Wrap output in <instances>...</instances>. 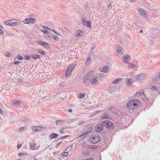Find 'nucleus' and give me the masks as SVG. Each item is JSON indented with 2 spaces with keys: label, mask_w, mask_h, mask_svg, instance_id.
I'll use <instances>...</instances> for the list:
<instances>
[{
  "label": "nucleus",
  "mask_w": 160,
  "mask_h": 160,
  "mask_svg": "<svg viewBox=\"0 0 160 160\" xmlns=\"http://www.w3.org/2000/svg\"><path fill=\"white\" fill-rule=\"evenodd\" d=\"M85 160H93V159L92 158H89Z\"/></svg>",
  "instance_id": "obj_51"
},
{
  "label": "nucleus",
  "mask_w": 160,
  "mask_h": 160,
  "mask_svg": "<svg viewBox=\"0 0 160 160\" xmlns=\"http://www.w3.org/2000/svg\"><path fill=\"white\" fill-rule=\"evenodd\" d=\"M22 147V144H19L17 145V148L18 149H19Z\"/></svg>",
  "instance_id": "obj_47"
},
{
  "label": "nucleus",
  "mask_w": 160,
  "mask_h": 160,
  "mask_svg": "<svg viewBox=\"0 0 160 160\" xmlns=\"http://www.w3.org/2000/svg\"><path fill=\"white\" fill-rule=\"evenodd\" d=\"M92 127L91 126L89 127L88 129L86 130L85 131L83 132V135H86L89 132H90L92 129Z\"/></svg>",
  "instance_id": "obj_24"
},
{
  "label": "nucleus",
  "mask_w": 160,
  "mask_h": 160,
  "mask_svg": "<svg viewBox=\"0 0 160 160\" xmlns=\"http://www.w3.org/2000/svg\"><path fill=\"white\" fill-rule=\"evenodd\" d=\"M36 20L35 18H30L24 19L23 21H22V22H23L25 24H28L29 23H33L36 22Z\"/></svg>",
  "instance_id": "obj_6"
},
{
  "label": "nucleus",
  "mask_w": 160,
  "mask_h": 160,
  "mask_svg": "<svg viewBox=\"0 0 160 160\" xmlns=\"http://www.w3.org/2000/svg\"><path fill=\"white\" fill-rule=\"evenodd\" d=\"M146 78V74L145 73H142L136 75L135 78L139 80H142L145 79Z\"/></svg>",
  "instance_id": "obj_7"
},
{
  "label": "nucleus",
  "mask_w": 160,
  "mask_h": 160,
  "mask_svg": "<svg viewBox=\"0 0 160 160\" xmlns=\"http://www.w3.org/2000/svg\"><path fill=\"white\" fill-rule=\"evenodd\" d=\"M132 80L131 78H128L125 80V82L127 86H130L132 84Z\"/></svg>",
  "instance_id": "obj_15"
},
{
  "label": "nucleus",
  "mask_w": 160,
  "mask_h": 160,
  "mask_svg": "<svg viewBox=\"0 0 160 160\" xmlns=\"http://www.w3.org/2000/svg\"><path fill=\"white\" fill-rule=\"evenodd\" d=\"M89 72L84 77L83 80V83L88 84V80H90L89 78Z\"/></svg>",
  "instance_id": "obj_12"
},
{
  "label": "nucleus",
  "mask_w": 160,
  "mask_h": 160,
  "mask_svg": "<svg viewBox=\"0 0 160 160\" xmlns=\"http://www.w3.org/2000/svg\"><path fill=\"white\" fill-rule=\"evenodd\" d=\"M94 47L92 46V49L93 50V49H94Z\"/></svg>",
  "instance_id": "obj_57"
},
{
  "label": "nucleus",
  "mask_w": 160,
  "mask_h": 160,
  "mask_svg": "<svg viewBox=\"0 0 160 160\" xmlns=\"http://www.w3.org/2000/svg\"><path fill=\"white\" fill-rule=\"evenodd\" d=\"M102 118L104 119H110V117L108 114L105 113L104 114V116L102 117Z\"/></svg>",
  "instance_id": "obj_23"
},
{
  "label": "nucleus",
  "mask_w": 160,
  "mask_h": 160,
  "mask_svg": "<svg viewBox=\"0 0 160 160\" xmlns=\"http://www.w3.org/2000/svg\"><path fill=\"white\" fill-rule=\"evenodd\" d=\"M47 39H50L51 38V37L49 35H47V36L45 37Z\"/></svg>",
  "instance_id": "obj_43"
},
{
  "label": "nucleus",
  "mask_w": 160,
  "mask_h": 160,
  "mask_svg": "<svg viewBox=\"0 0 160 160\" xmlns=\"http://www.w3.org/2000/svg\"><path fill=\"white\" fill-rule=\"evenodd\" d=\"M20 62L19 61H16L14 62V64L16 65H18L19 64Z\"/></svg>",
  "instance_id": "obj_42"
},
{
  "label": "nucleus",
  "mask_w": 160,
  "mask_h": 160,
  "mask_svg": "<svg viewBox=\"0 0 160 160\" xmlns=\"http://www.w3.org/2000/svg\"><path fill=\"white\" fill-rule=\"evenodd\" d=\"M5 56L9 57L11 56V54L8 52H5Z\"/></svg>",
  "instance_id": "obj_35"
},
{
  "label": "nucleus",
  "mask_w": 160,
  "mask_h": 160,
  "mask_svg": "<svg viewBox=\"0 0 160 160\" xmlns=\"http://www.w3.org/2000/svg\"><path fill=\"white\" fill-rule=\"evenodd\" d=\"M158 89V87L157 86H155L152 87V88H151V89L152 90L154 91L155 90H157Z\"/></svg>",
  "instance_id": "obj_40"
},
{
  "label": "nucleus",
  "mask_w": 160,
  "mask_h": 160,
  "mask_svg": "<svg viewBox=\"0 0 160 160\" xmlns=\"http://www.w3.org/2000/svg\"><path fill=\"white\" fill-rule=\"evenodd\" d=\"M11 20H7L6 21L4 22L5 24L6 25H8L10 26H12V23L10 22Z\"/></svg>",
  "instance_id": "obj_27"
},
{
  "label": "nucleus",
  "mask_w": 160,
  "mask_h": 160,
  "mask_svg": "<svg viewBox=\"0 0 160 160\" xmlns=\"http://www.w3.org/2000/svg\"><path fill=\"white\" fill-rule=\"evenodd\" d=\"M82 34V31L80 30H78L75 34V36L76 37L81 36Z\"/></svg>",
  "instance_id": "obj_20"
},
{
  "label": "nucleus",
  "mask_w": 160,
  "mask_h": 160,
  "mask_svg": "<svg viewBox=\"0 0 160 160\" xmlns=\"http://www.w3.org/2000/svg\"><path fill=\"white\" fill-rule=\"evenodd\" d=\"M10 22L12 23V26L19 25L22 23V21L16 19H12Z\"/></svg>",
  "instance_id": "obj_8"
},
{
  "label": "nucleus",
  "mask_w": 160,
  "mask_h": 160,
  "mask_svg": "<svg viewBox=\"0 0 160 160\" xmlns=\"http://www.w3.org/2000/svg\"><path fill=\"white\" fill-rule=\"evenodd\" d=\"M111 6V4H110L109 5H108V7H110Z\"/></svg>",
  "instance_id": "obj_59"
},
{
  "label": "nucleus",
  "mask_w": 160,
  "mask_h": 160,
  "mask_svg": "<svg viewBox=\"0 0 160 160\" xmlns=\"http://www.w3.org/2000/svg\"><path fill=\"white\" fill-rule=\"evenodd\" d=\"M103 124L102 122L100 124L98 125L95 127V130L97 132H99L102 131L103 128Z\"/></svg>",
  "instance_id": "obj_10"
},
{
  "label": "nucleus",
  "mask_w": 160,
  "mask_h": 160,
  "mask_svg": "<svg viewBox=\"0 0 160 160\" xmlns=\"http://www.w3.org/2000/svg\"><path fill=\"white\" fill-rule=\"evenodd\" d=\"M38 52L40 54L45 55L46 54L45 52L42 50L39 49L37 50Z\"/></svg>",
  "instance_id": "obj_31"
},
{
  "label": "nucleus",
  "mask_w": 160,
  "mask_h": 160,
  "mask_svg": "<svg viewBox=\"0 0 160 160\" xmlns=\"http://www.w3.org/2000/svg\"><path fill=\"white\" fill-rule=\"evenodd\" d=\"M51 30L53 32H54L55 33H56V31L54 29H52V30L51 29Z\"/></svg>",
  "instance_id": "obj_55"
},
{
  "label": "nucleus",
  "mask_w": 160,
  "mask_h": 160,
  "mask_svg": "<svg viewBox=\"0 0 160 160\" xmlns=\"http://www.w3.org/2000/svg\"><path fill=\"white\" fill-rule=\"evenodd\" d=\"M135 67V65L132 64V63H130L129 66L128 67V68H132V70L134 69V68Z\"/></svg>",
  "instance_id": "obj_33"
},
{
  "label": "nucleus",
  "mask_w": 160,
  "mask_h": 160,
  "mask_svg": "<svg viewBox=\"0 0 160 160\" xmlns=\"http://www.w3.org/2000/svg\"><path fill=\"white\" fill-rule=\"evenodd\" d=\"M42 27L44 28H46L48 30H51V29H50L48 27H47L46 26H43Z\"/></svg>",
  "instance_id": "obj_48"
},
{
  "label": "nucleus",
  "mask_w": 160,
  "mask_h": 160,
  "mask_svg": "<svg viewBox=\"0 0 160 160\" xmlns=\"http://www.w3.org/2000/svg\"><path fill=\"white\" fill-rule=\"evenodd\" d=\"M90 148H91L92 149H95L96 148L95 147L92 146V147H91Z\"/></svg>",
  "instance_id": "obj_54"
},
{
  "label": "nucleus",
  "mask_w": 160,
  "mask_h": 160,
  "mask_svg": "<svg viewBox=\"0 0 160 160\" xmlns=\"http://www.w3.org/2000/svg\"><path fill=\"white\" fill-rule=\"evenodd\" d=\"M123 58L124 62H128V61L130 59V57L129 55H127L123 57Z\"/></svg>",
  "instance_id": "obj_21"
},
{
  "label": "nucleus",
  "mask_w": 160,
  "mask_h": 160,
  "mask_svg": "<svg viewBox=\"0 0 160 160\" xmlns=\"http://www.w3.org/2000/svg\"><path fill=\"white\" fill-rule=\"evenodd\" d=\"M144 92L142 91H141L140 92H137L136 94V95L138 96H141L143 97V96L144 95Z\"/></svg>",
  "instance_id": "obj_25"
},
{
  "label": "nucleus",
  "mask_w": 160,
  "mask_h": 160,
  "mask_svg": "<svg viewBox=\"0 0 160 160\" xmlns=\"http://www.w3.org/2000/svg\"><path fill=\"white\" fill-rule=\"evenodd\" d=\"M101 140L100 137L98 135H95L91 137L89 141L92 143H96L100 141Z\"/></svg>",
  "instance_id": "obj_3"
},
{
  "label": "nucleus",
  "mask_w": 160,
  "mask_h": 160,
  "mask_svg": "<svg viewBox=\"0 0 160 160\" xmlns=\"http://www.w3.org/2000/svg\"><path fill=\"white\" fill-rule=\"evenodd\" d=\"M132 2H135L136 1V0H131Z\"/></svg>",
  "instance_id": "obj_56"
},
{
  "label": "nucleus",
  "mask_w": 160,
  "mask_h": 160,
  "mask_svg": "<svg viewBox=\"0 0 160 160\" xmlns=\"http://www.w3.org/2000/svg\"><path fill=\"white\" fill-rule=\"evenodd\" d=\"M117 49L118 52L120 53H123V50L121 47H119Z\"/></svg>",
  "instance_id": "obj_28"
},
{
  "label": "nucleus",
  "mask_w": 160,
  "mask_h": 160,
  "mask_svg": "<svg viewBox=\"0 0 160 160\" xmlns=\"http://www.w3.org/2000/svg\"><path fill=\"white\" fill-rule=\"evenodd\" d=\"M43 128L42 127L39 126H34L32 127V129L34 131H39Z\"/></svg>",
  "instance_id": "obj_16"
},
{
  "label": "nucleus",
  "mask_w": 160,
  "mask_h": 160,
  "mask_svg": "<svg viewBox=\"0 0 160 160\" xmlns=\"http://www.w3.org/2000/svg\"><path fill=\"white\" fill-rule=\"evenodd\" d=\"M23 154L22 153H19L18 154V156H21L22 155H23Z\"/></svg>",
  "instance_id": "obj_50"
},
{
  "label": "nucleus",
  "mask_w": 160,
  "mask_h": 160,
  "mask_svg": "<svg viewBox=\"0 0 160 160\" xmlns=\"http://www.w3.org/2000/svg\"><path fill=\"white\" fill-rule=\"evenodd\" d=\"M52 38L53 39L56 41H58V38L56 35H53L52 36Z\"/></svg>",
  "instance_id": "obj_37"
},
{
  "label": "nucleus",
  "mask_w": 160,
  "mask_h": 160,
  "mask_svg": "<svg viewBox=\"0 0 160 160\" xmlns=\"http://www.w3.org/2000/svg\"><path fill=\"white\" fill-rule=\"evenodd\" d=\"M75 64H72L69 65L65 72V74L66 77H68L72 71L75 68Z\"/></svg>",
  "instance_id": "obj_5"
},
{
  "label": "nucleus",
  "mask_w": 160,
  "mask_h": 160,
  "mask_svg": "<svg viewBox=\"0 0 160 160\" xmlns=\"http://www.w3.org/2000/svg\"><path fill=\"white\" fill-rule=\"evenodd\" d=\"M64 129V128H62V129L61 130H59V132L61 133V134H62V133H63L64 132H63V129Z\"/></svg>",
  "instance_id": "obj_45"
},
{
  "label": "nucleus",
  "mask_w": 160,
  "mask_h": 160,
  "mask_svg": "<svg viewBox=\"0 0 160 160\" xmlns=\"http://www.w3.org/2000/svg\"><path fill=\"white\" fill-rule=\"evenodd\" d=\"M41 31L45 34L48 33V34H49V33L48 31L47 30H41Z\"/></svg>",
  "instance_id": "obj_41"
},
{
  "label": "nucleus",
  "mask_w": 160,
  "mask_h": 160,
  "mask_svg": "<svg viewBox=\"0 0 160 160\" xmlns=\"http://www.w3.org/2000/svg\"><path fill=\"white\" fill-rule=\"evenodd\" d=\"M38 44L44 47L47 49H48V48H50V45L47 42H44L42 41H39L38 42Z\"/></svg>",
  "instance_id": "obj_9"
},
{
  "label": "nucleus",
  "mask_w": 160,
  "mask_h": 160,
  "mask_svg": "<svg viewBox=\"0 0 160 160\" xmlns=\"http://www.w3.org/2000/svg\"><path fill=\"white\" fill-rule=\"evenodd\" d=\"M59 136V135L57 133H53L49 135V137L51 139L55 138H58Z\"/></svg>",
  "instance_id": "obj_17"
},
{
  "label": "nucleus",
  "mask_w": 160,
  "mask_h": 160,
  "mask_svg": "<svg viewBox=\"0 0 160 160\" xmlns=\"http://www.w3.org/2000/svg\"><path fill=\"white\" fill-rule=\"evenodd\" d=\"M122 78H118L112 81V83L114 84H117L119 83V82L121 81Z\"/></svg>",
  "instance_id": "obj_29"
},
{
  "label": "nucleus",
  "mask_w": 160,
  "mask_h": 160,
  "mask_svg": "<svg viewBox=\"0 0 160 160\" xmlns=\"http://www.w3.org/2000/svg\"><path fill=\"white\" fill-rule=\"evenodd\" d=\"M68 152H65L63 153L62 154V156H63V157L67 156H68Z\"/></svg>",
  "instance_id": "obj_36"
},
{
  "label": "nucleus",
  "mask_w": 160,
  "mask_h": 160,
  "mask_svg": "<svg viewBox=\"0 0 160 160\" xmlns=\"http://www.w3.org/2000/svg\"><path fill=\"white\" fill-rule=\"evenodd\" d=\"M68 112H72V110L71 109H68Z\"/></svg>",
  "instance_id": "obj_53"
},
{
  "label": "nucleus",
  "mask_w": 160,
  "mask_h": 160,
  "mask_svg": "<svg viewBox=\"0 0 160 160\" xmlns=\"http://www.w3.org/2000/svg\"><path fill=\"white\" fill-rule=\"evenodd\" d=\"M91 59L89 57L88 58H87V60H86V64L87 65H88V64H89V63L91 61Z\"/></svg>",
  "instance_id": "obj_32"
},
{
  "label": "nucleus",
  "mask_w": 160,
  "mask_h": 160,
  "mask_svg": "<svg viewBox=\"0 0 160 160\" xmlns=\"http://www.w3.org/2000/svg\"><path fill=\"white\" fill-rule=\"evenodd\" d=\"M90 78V82L93 86H96L98 83V79L99 76L95 73L93 71L89 72Z\"/></svg>",
  "instance_id": "obj_1"
},
{
  "label": "nucleus",
  "mask_w": 160,
  "mask_h": 160,
  "mask_svg": "<svg viewBox=\"0 0 160 160\" xmlns=\"http://www.w3.org/2000/svg\"><path fill=\"white\" fill-rule=\"evenodd\" d=\"M68 137V135H66V136H62V137H61L59 138V139L61 140L62 139H64L67 137Z\"/></svg>",
  "instance_id": "obj_39"
},
{
  "label": "nucleus",
  "mask_w": 160,
  "mask_h": 160,
  "mask_svg": "<svg viewBox=\"0 0 160 160\" xmlns=\"http://www.w3.org/2000/svg\"><path fill=\"white\" fill-rule=\"evenodd\" d=\"M82 22L83 24L84 25L87 26L88 27H91V22L90 21H86L84 19H82Z\"/></svg>",
  "instance_id": "obj_13"
},
{
  "label": "nucleus",
  "mask_w": 160,
  "mask_h": 160,
  "mask_svg": "<svg viewBox=\"0 0 160 160\" xmlns=\"http://www.w3.org/2000/svg\"><path fill=\"white\" fill-rule=\"evenodd\" d=\"M17 58L18 59L22 60L23 58L20 54H18L17 56Z\"/></svg>",
  "instance_id": "obj_34"
},
{
  "label": "nucleus",
  "mask_w": 160,
  "mask_h": 160,
  "mask_svg": "<svg viewBox=\"0 0 160 160\" xmlns=\"http://www.w3.org/2000/svg\"><path fill=\"white\" fill-rule=\"evenodd\" d=\"M29 145L30 148L32 150H34L37 149L36 148V144L34 143H31Z\"/></svg>",
  "instance_id": "obj_18"
},
{
  "label": "nucleus",
  "mask_w": 160,
  "mask_h": 160,
  "mask_svg": "<svg viewBox=\"0 0 160 160\" xmlns=\"http://www.w3.org/2000/svg\"><path fill=\"white\" fill-rule=\"evenodd\" d=\"M12 103L16 105H19L21 103V102L19 100H15L12 102Z\"/></svg>",
  "instance_id": "obj_30"
},
{
  "label": "nucleus",
  "mask_w": 160,
  "mask_h": 160,
  "mask_svg": "<svg viewBox=\"0 0 160 160\" xmlns=\"http://www.w3.org/2000/svg\"><path fill=\"white\" fill-rule=\"evenodd\" d=\"M62 143V142H59L56 145V148H58L59 146V145H61Z\"/></svg>",
  "instance_id": "obj_46"
},
{
  "label": "nucleus",
  "mask_w": 160,
  "mask_h": 160,
  "mask_svg": "<svg viewBox=\"0 0 160 160\" xmlns=\"http://www.w3.org/2000/svg\"><path fill=\"white\" fill-rule=\"evenodd\" d=\"M25 129V128L22 127L19 129V131H23Z\"/></svg>",
  "instance_id": "obj_49"
},
{
  "label": "nucleus",
  "mask_w": 160,
  "mask_h": 160,
  "mask_svg": "<svg viewBox=\"0 0 160 160\" xmlns=\"http://www.w3.org/2000/svg\"><path fill=\"white\" fill-rule=\"evenodd\" d=\"M102 124H103V126L106 128L112 129L114 127L113 124L112 123L108 120H106L102 122Z\"/></svg>",
  "instance_id": "obj_4"
},
{
  "label": "nucleus",
  "mask_w": 160,
  "mask_h": 160,
  "mask_svg": "<svg viewBox=\"0 0 160 160\" xmlns=\"http://www.w3.org/2000/svg\"><path fill=\"white\" fill-rule=\"evenodd\" d=\"M159 78H160V75H159Z\"/></svg>",
  "instance_id": "obj_60"
},
{
  "label": "nucleus",
  "mask_w": 160,
  "mask_h": 160,
  "mask_svg": "<svg viewBox=\"0 0 160 160\" xmlns=\"http://www.w3.org/2000/svg\"><path fill=\"white\" fill-rule=\"evenodd\" d=\"M100 71L104 72H107L109 70V68L106 66L104 67H101L99 68Z\"/></svg>",
  "instance_id": "obj_14"
},
{
  "label": "nucleus",
  "mask_w": 160,
  "mask_h": 160,
  "mask_svg": "<svg viewBox=\"0 0 160 160\" xmlns=\"http://www.w3.org/2000/svg\"><path fill=\"white\" fill-rule=\"evenodd\" d=\"M64 123V121L62 120H58L56 122V124L57 125L60 126Z\"/></svg>",
  "instance_id": "obj_19"
},
{
  "label": "nucleus",
  "mask_w": 160,
  "mask_h": 160,
  "mask_svg": "<svg viewBox=\"0 0 160 160\" xmlns=\"http://www.w3.org/2000/svg\"><path fill=\"white\" fill-rule=\"evenodd\" d=\"M55 33H56V34H57V35H58V36L60 35V33H59L58 32H56Z\"/></svg>",
  "instance_id": "obj_52"
},
{
  "label": "nucleus",
  "mask_w": 160,
  "mask_h": 160,
  "mask_svg": "<svg viewBox=\"0 0 160 160\" xmlns=\"http://www.w3.org/2000/svg\"><path fill=\"white\" fill-rule=\"evenodd\" d=\"M31 57L34 59H37V58H40V56L38 54H32L31 55Z\"/></svg>",
  "instance_id": "obj_22"
},
{
  "label": "nucleus",
  "mask_w": 160,
  "mask_h": 160,
  "mask_svg": "<svg viewBox=\"0 0 160 160\" xmlns=\"http://www.w3.org/2000/svg\"><path fill=\"white\" fill-rule=\"evenodd\" d=\"M138 10L142 16L145 18L147 17V15L146 14V12L145 10L140 8L138 9Z\"/></svg>",
  "instance_id": "obj_11"
},
{
  "label": "nucleus",
  "mask_w": 160,
  "mask_h": 160,
  "mask_svg": "<svg viewBox=\"0 0 160 160\" xmlns=\"http://www.w3.org/2000/svg\"><path fill=\"white\" fill-rule=\"evenodd\" d=\"M142 30H141L140 31V33H142Z\"/></svg>",
  "instance_id": "obj_58"
},
{
  "label": "nucleus",
  "mask_w": 160,
  "mask_h": 160,
  "mask_svg": "<svg viewBox=\"0 0 160 160\" xmlns=\"http://www.w3.org/2000/svg\"><path fill=\"white\" fill-rule=\"evenodd\" d=\"M140 101L138 99H134L129 101L127 104V107L128 108L133 109L135 106L140 103Z\"/></svg>",
  "instance_id": "obj_2"
},
{
  "label": "nucleus",
  "mask_w": 160,
  "mask_h": 160,
  "mask_svg": "<svg viewBox=\"0 0 160 160\" xmlns=\"http://www.w3.org/2000/svg\"><path fill=\"white\" fill-rule=\"evenodd\" d=\"M30 58V57L28 55L25 57V58L27 60H29Z\"/></svg>",
  "instance_id": "obj_44"
},
{
  "label": "nucleus",
  "mask_w": 160,
  "mask_h": 160,
  "mask_svg": "<svg viewBox=\"0 0 160 160\" xmlns=\"http://www.w3.org/2000/svg\"><path fill=\"white\" fill-rule=\"evenodd\" d=\"M85 96V95L84 94H79L78 95V97H80L81 98H84Z\"/></svg>",
  "instance_id": "obj_38"
},
{
  "label": "nucleus",
  "mask_w": 160,
  "mask_h": 160,
  "mask_svg": "<svg viewBox=\"0 0 160 160\" xmlns=\"http://www.w3.org/2000/svg\"><path fill=\"white\" fill-rule=\"evenodd\" d=\"M85 135H83V133L82 135H80L77 138V140L78 141L82 140L85 137L84 136Z\"/></svg>",
  "instance_id": "obj_26"
}]
</instances>
